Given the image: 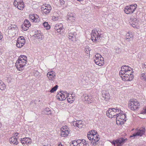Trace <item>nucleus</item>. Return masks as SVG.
I'll use <instances>...</instances> for the list:
<instances>
[{
  "instance_id": "nucleus-42",
  "label": "nucleus",
  "mask_w": 146,
  "mask_h": 146,
  "mask_svg": "<svg viewBox=\"0 0 146 146\" xmlns=\"http://www.w3.org/2000/svg\"><path fill=\"white\" fill-rule=\"evenodd\" d=\"M75 19V16L73 17H72L68 18V19L70 21H71L72 22H74Z\"/></svg>"
},
{
  "instance_id": "nucleus-47",
  "label": "nucleus",
  "mask_w": 146,
  "mask_h": 146,
  "mask_svg": "<svg viewBox=\"0 0 146 146\" xmlns=\"http://www.w3.org/2000/svg\"><path fill=\"white\" fill-rule=\"evenodd\" d=\"M19 133H15L14 135V137H16L18 135Z\"/></svg>"
},
{
  "instance_id": "nucleus-26",
  "label": "nucleus",
  "mask_w": 146,
  "mask_h": 146,
  "mask_svg": "<svg viewBox=\"0 0 146 146\" xmlns=\"http://www.w3.org/2000/svg\"><path fill=\"white\" fill-rule=\"evenodd\" d=\"M137 5L136 4H135L133 5H131L130 6H128L129 8L131 11V13H132L135 11L136 9L137 8Z\"/></svg>"
},
{
  "instance_id": "nucleus-20",
  "label": "nucleus",
  "mask_w": 146,
  "mask_h": 146,
  "mask_svg": "<svg viewBox=\"0 0 146 146\" xmlns=\"http://www.w3.org/2000/svg\"><path fill=\"white\" fill-rule=\"evenodd\" d=\"M138 116L142 119H145L146 118V107L143 108V110L141 111L140 113L138 114Z\"/></svg>"
},
{
  "instance_id": "nucleus-16",
  "label": "nucleus",
  "mask_w": 146,
  "mask_h": 146,
  "mask_svg": "<svg viewBox=\"0 0 146 146\" xmlns=\"http://www.w3.org/2000/svg\"><path fill=\"white\" fill-rule=\"evenodd\" d=\"M47 76L49 80L54 81L55 79L56 75L54 72L50 71L47 73Z\"/></svg>"
},
{
  "instance_id": "nucleus-18",
  "label": "nucleus",
  "mask_w": 146,
  "mask_h": 146,
  "mask_svg": "<svg viewBox=\"0 0 146 146\" xmlns=\"http://www.w3.org/2000/svg\"><path fill=\"white\" fill-rule=\"evenodd\" d=\"M29 18L32 21L36 23L38 22L39 21V17L36 14L30 15Z\"/></svg>"
},
{
  "instance_id": "nucleus-13",
  "label": "nucleus",
  "mask_w": 146,
  "mask_h": 146,
  "mask_svg": "<svg viewBox=\"0 0 146 146\" xmlns=\"http://www.w3.org/2000/svg\"><path fill=\"white\" fill-rule=\"evenodd\" d=\"M126 139L120 138L115 141H113L112 143L114 145V146H121L123 145Z\"/></svg>"
},
{
  "instance_id": "nucleus-24",
  "label": "nucleus",
  "mask_w": 146,
  "mask_h": 146,
  "mask_svg": "<svg viewBox=\"0 0 146 146\" xmlns=\"http://www.w3.org/2000/svg\"><path fill=\"white\" fill-rule=\"evenodd\" d=\"M99 140V138L98 136V135L97 134L95 133L94 136L93 138L91 141V143L93 145H96V142Z\"/></svg>"
},
{
  "instance_id": "nucleus-43",
  "label": "nucleus",
  "mask_w": 146,
  "mask_h": 146,
  "mask_svg": "<svg viewBox=\"0 0 146 146\" xmlns=\"http://www.w3.org/2000/svg\"><path fill=\"white\" fill-rule=\"evenodd\" d=\"M74 16H75V15L73 13H69L68 15V18L72 17Z\"/></svg>"
},
{
  "instance_id": "nucleus-37",
  "label": "nucleus",
  "mask_w": 146,
  "mask_h": 146,
  "mask_svg": "<svg viewBox=\"0 0 146 146\" xmlns=\"http://www.w3.org/2000/svg\"><path fill=\"white\" fill-rule=\"evenodd\" d=\"M58 87V86L56 85L55 86L53 87L51 90L50 91L51 93H53L54 92L56 91Z\"/></svg>"
},
{
  "instance_id": "nucleus-11",
  "label": "nucleus",
  "mask_w": 146,
  "mask_h": 146,
  "mask_svg": "<svg viewBox=\"0 0 146 146\" xmlns=\"http://www.w3.org/2000/svg\"><path fill=\"white\" fill-rule=\"evenodd\" d=\"M25 42V39L23 36H20L18 38L16 43L17 46L19 48L23 47Z\"/></svg>"
},
{
  "instance_id": "nucleus-56",
  "label": "nucleus",
  "mask_w": 146,
  "mask_h": 146,
  "mask_svg": "<svg viewBox=\"0 0 146 146\" xmlns=\"http://www.w3.org/2000/svg\"><path fill=\"white\" fill-rule=\"evenodd\" d=\"M43 146H46V145H43Z\"/></svg>"
},
{
  "instance_id": "nucleus-35",
  "label": "nucleus",
  "mask_w": 146,
  "mask_h": 146,
  "mask_svg": "<svg viewBox=\"0 0 146 146\" xmlns=\"http://www.w3.org/2000/svg\"><path fill=\"white\" fill-rule=\"evenodd\" d=\"M67 128L68 127L66 126H63L61 128V132L69 131L68 130V129Z\"/></svg>"
},
{
  "instance_id": "nucleus-38",
  "label": "nucleus",
  "mask_w": 146,
  "mask_h": 146,
  "mask_svg": "<svg viewBox=\"0 0 146 146\" xmlns=\"http://www.w3.org/2000/svg\"><path fill=\"white\" fill-rule=\"evenodd\" d=\"M84 50L85 52L87 54H88L90 53V50L88 46H87L85 47Z\"/></svg>"
},
{
  "instance_id": "nucleus-33",
  "label": "nucleus",
  "mask_w": 146,
  "mask_h": 146,
  "mask_svg": "<svg viewBox=\"0 0 146 146\" xmlns=\"http://www.w3.org/2000/svg\"><path fill=\"white\" fill-rule=\"evenodd\" d=\"M42 11L43 13L45 14H47L49 13L51 10H48V9H46L44 8V7H42L41 8Z\"/></svg>"
},
{
  "instance_id": "nucleus-17",
  "label": "nucleus",
  "mask_w": 146,
  "mask_h": 146,
  "mask_svg": "<svg viewBox=\"0 0 146 146\" xmlns=\"http://www.w3.org/2000/svg\"><path fill=\"white\" fill-rule=\"evenodd\" d=\"M66 98L67 101L70 104L72 103L75 99V97L74 95L72 94H68Z\"/></svg>"
},
{
  "instance_id": "nucleus-19",
  "label": "nucleus",
  "mask_w": 146,
  "mask_h": 146,
  "mask_svg": "<svg viewBox=\"0 0 146 146\" xmlns=\"http://www.w3.org/2000/svg\"><path fill=\"white\" fill-rule=\"evenodd\" d=\"M102 96L103 99L106 101H107L110 98L109 93L106 91H103L102 92Z\"/></svg>"
},
{
  "instance_id": "nucleus-15",
  "label": "nucleus",
  "mask_w": 146,
  "mask_h": 146,
  "mask_svg": "<svg viewBox=\"0 0 146 146\" xmlns=\"http://www.w3.org/2000/svg\"><path fill=\"white\" fill-rule=\"evenodd\" d=\"M35 40H38L40 41L42 40L44 38L43 35L38 31H36L35 32V34L33 35Z\"/></svg>"
},
{
  "instance_id": "nucleus-54",
  "label": "nucleus",
  "mask_w": 146,
  "mask_h": 146,
  "mask_svg": "<svg viewBox=\"0 0 146 146\" xmlns=\"http://www.w3.org/2000/svg\"><path fill=\"white\" fill-rule=\"evenodd\" d=\"M133 27H135V26H133Z\"/></svg>"
},
{
  "instance_id": "nucleus-44",
  "label": "nucleus",
  "mask_w": 146,
  "mask_h": 146,
  "mask_svg": "<svg viewBox=\"0 0 146 146\" xmlns=\"http://www.w3.org/2000/svg\"><path fill=\"white\" fill-rule=\"evenodd\" d=\"M60 4L61 5H64L65 3L64 0H60Z\"/></svg>"
},
{
  "instance_id": "nucleus-30",
  "label": "nucleus",
  "mask_w": 146,
  "mask_h": 146,
  "mask_svg": "<svg viewBox=\"0 0 146 146\" xmlns=\"http://www.w3.org/2000/svg\"><path fill=\"white\" fill-rule=\"evenodd\" d=\"M5 88V85L2 81L0 80V89L1 90H4Z\"/></svg>"
},
{
  "instance_id": "nucleus-22",
  "label": "nucleus",
  "mask_w": 146,
  "mask_h": 146,
  "mask_svg": "<svg viewBox=\"0 0 146 146\" xmlns=\"http://www.w3.org/2000/svg\"><path fill=\"white\" fill-rule=\"evenodd\" d=\"M82 121L81 120L77 121L74 122L73 124L75 126L79 128H81L83 126Z\"/></svg>"
},
{
  "instance_id": "nucleus-23",
  "label": "nucleus",
  "mask_w": 146,
  "mask_h": 146,
  "mask_svg": "<svg viewBox=\"0 0 146 146\" xmlns=\"http://www.w3.org/2000/svg\"><path fill=\"white\" fill-rule=\"evenodd\" d=\"M72 31L70 30L69 32L68 38L72 41H74L76 40L75 33L73 32L72 33L71 32Z\"/></svg>"
},
{
  "instance_id": "nucleus-25",
  "label": "nucleus",
  "mask_w": 146,
  "mask_h": 146,
  "mask_svg": "<svg viewBox=\"0 0 146 146\" xmlns=\"http://www.w3.org/2000/svg\"><path fill=\"white\" fill-rule=\"evenodd\" d=\"M95 133H96L95 130L91 131V132H89L87 135L88 139L91 141L94 136Z\"/></svg>"
},
{
  "instance_id": "nucleus-6",
  "label": "nucleus",
  "mask_w": 146,
  "mask_h": 146,
  "mask_svg": "<svg viewBox=\"0 0 146 146\" xmlns=\"http://www.w3.org/2000/svg\"><path fill=\"white\" fill-rule=\"evenodd\" d=\"M94 60L95 63L100 66L103 65L104 61L103 58L99 53H97L95 55L94 57Z\"/></svg>"
},
{
  "instance_id": "nucleus-32",
  "label": "nucleus",
  "mask_w": 146,
  "mask_h": 146,
  "mask_svg": "<svg viewBox=\"0 0 146 146\" xmlns=\"http://www.w3.org/2000/svg\"><path fill=\"white\" fill-rule=\"evenodd\" d=\"M128 6H126L124 9L125 12L127 14L131 13V11L129 8Z\"/></svg>"
},
{
  "instance_id": "nucleus-9",
  "label": "nucleus",
  "mask_w": 146,
  "mask_h": 146,
  "mask_svg": "<svg viewBox=\"0 0 146 146\" xmlns=\"http://www.w3.org/2000/svg\"><path fill=\"white\" fill-rule=\"evenodd\" d=\"M13 4L15 7L20 10H23L25 7L23 0H15Z\"/></svg>"
},
{
  "instance_id": "nucleus-27",
  "label": "nucleus",
  "mask_w": 146,
  "mask_h": 146,
  "mask_svg": "<svg viewBox=\"0 0 146 146\" xmlns=\"http://www.w3.org/2000/svg\"><path fill=\"white\" fill-rule=\"evenodd\" d=\"M9 141L11 143H12L13 144L17 145L18 143L17 139L14 137H11Z\"/></svg>"
},
{
  "instance_id": "nucleus-2",
  "label": "nucleus",
  "mask_w": 146,
  "mask_h": 146,
  "mask_svg": "<svg viewBox=\"0 0 146 146\" xmlns=\"http://www.w3.org/2000/svg\"><path fill=\"white\" fill-rule=\"evenodd\" d=\"M27 57L24 55L19 57L16 63V67L19 70H23L27 63Z\"/></svg>"
},
{
  "instance_id": "nucleus-48",
  "label": "nucleus",
  "mask_w": 146,
  "mask_h": 146,
  "mask_svg": "<svg viewBox=\"0 0 146 146\" xmlns=\"http://www.w3.org/2000/svg\"><path fill=\"white\" fill-rule=\"evenodd\" d=\"M58 146H64L61 143V142H59L58 143Z\"/></svg>"
},
{
  "instance_id": "nucleus-10",
  "label": "nucleus",
  "mask_w": 146,
  "mask_h": 146,
  "mask_svg": "<svg viewBox=\"0 0 146 146\" xmlns=\"http://www.w3.org/2000/svg\"><path fill=\"white\" fill-rule=\"evenodd\" d=\"M82 98L83 101L88 104H91L94 101V99L92 97L86 94H83Z\"/></svg>"
},
{
  "instance_id": "nucleus-21",
  "label": "nucleus",
  "mask_w": 146,
  "mask_h": 146,
  "mask_svg": "<svg viewBox=\"0 0 146 146\" xmlns=\"http://www.w3.org/2000/svg\"><path fill=\"white\" fill-rule=\"evenodd\" d=\"M21 141L23 144L27 143L31 144V138L29 137H25L21 139Z\"/></svg>"
},
{
  "instance_id": "nucleus-53",
  "label": "nucleus",
  "mask_w": 146,
  "mask_h": 146,
  "mask_svg": "<svg viewBox=\"0 0 146 146\" xmlns=\"http://www.w3.org/2000/svg\"><path fill=\"white\" fill-rule=\"evenodd\" d=\"M48 110V109L47 108H46V109H45V110Z\"/></svg>"
},
{
  "instance_id": "nucleus-3",
  "label": "nucleus",
  "mask_w": 146,
  "mask_h": 146,
  "mask_svg": "<svg viewBox=\"0 0 146 146\" xmlns=\"http://www.w3.org/2000/svg\"><path fill=\"white\" fill-rule=\"evenodd\" d=\"M122 112L120 109L116 108H110L107 111L106 114L107 116L110 118H112L114 117L117 116L118 114Z\"/></svg>"
},
{
  "instance_id": "nucleus-5",
  "label": "nucleus",
  "mask_w": 146,
  "mask_h": 146,
  "mask_svg": "<svg viewBox=\"0 0 146 146\" xmlns=\"http://www.w3.org/2000/svg\"><path fill=\"white\" fill-rule=\"evenodd\" d=\"M140 105V103L137 100L131 99L129 101V107L132 110H137L139 108Z\"/></svg>"
},
{
  "instance_id": "nucleus-45",
  "label": "nucleus",
  "mask_w": 146,
  "mask_h": 146,
  "mask_svg": "<svg viewBox=\"0 0 146 146\" xmlns=\"http://www.w3.org/2000/svg\"><path fill=\"white\" fill-rule=\"evenodd\" d=\"M58 18L57 17H56L55 16H53L52 17V19L54 21L57 20H58Z\"/></svg>"
},
{
  "instance_id": "nucleus-28",
  "label": "nucleus",
  "mask_w": 146,
  "mask_h": 146,
  "mask_svg": "<svg viewBox=\"0 0 146 146\" xmlns=\"http://www.w3.org/2000/svg\"><path fill=\"white\" fill-rule=\"evenodd\" d=\"M133 35L131 34L130 33H127L126 36V39L127 41H130V38L133 37Z\"/></svg>"
},
{
  "instance_id": "nucleus-40",
  "label": "nucleus",
  "mask_w": 146,
  "mask_h": 146,
  "mask_svg": "<svg viewBox=\"0 0 146 146\" xmlns=\"http://www.w3.org/2000/svg\"><path fill=\"white\" fill-rule=\"evenodd\" d=\"M56 27H63V25L62 23H58L55 25Z\"/></svg>"
},
{
  "instance_id": "nucleus-8",
  "label": "nucleus",
  "mask_w": 146,
  "mask_h": 146,
  "mask_svg": "<svg viewBox=\"0 0 146 146\" xmlns=\"http://www.w3.org/2000/svg\"><path fill=\"white\" fill-rule=\"evenodd\" d=\"M135 132L131 135L130 137L137 136H141L144 134L145 133V127H141L139 129L137 128L135 129Z\"/></svg>"
},
{
  "instance_id": "nucleus-1",
  "label": "nucleus",
  "mask_w": 146,
  "mask_h": 146,
  "mask_svg": "<svg viewBox=\"0 0 146 146\" xmlns=\"http://www.w3.org/2000/svg\"><path fill=\"white\" fill-rule=\"evenodd\" d=\"M119 75L122 80L124 81H131L134 77L132 68L128 66H122L119 72Z\"/></svg>"
},
{
  "instance_id": "nucleus-34",
  "label": "nucleus",
  "mask_w": 146,
  "mask_h": 146,
  "mask_svg": "<svg viewBox=\"0 0 146 146\" xmlns=\"http://www.w3.org/2000/svg\"><path fill=\"white\" fill-rule=\"evenodd\" d=\"M141 79L142 80L146 81V74L145 73L141 74Z\"/></svg>"
},
{
  "instance_id": "nucleus-29",
  "label": "nucleus",
  "mask_w": 146,
  "mask_h": 146,
  "mask_svg": "<svg viewBox=\"0 0 146 146\" xmlns=\"http://www.w3.org/2000/svg\"><path fill=\"white\" fill-rule=\"evenodd\" d=\"M23 25L24 26L27 27H29L31 26V24L30 22L27 20H26L24 21Z\"/></svg>"
},
{
  "instance_id": "nucleus-51",
  "label": "nucleus",
  "mask_w": 146,
  "mask_h": 146,
  "mask_svg": "<svg viewBox=\"0 0 146 146\" xmlns=\"http://www.w3.org/2000/svg\"><path fill=\"white\" fill-rule=\"evenodd\" d=\"M36 72V73H38V74H39V72H38L37 71V72Z\"/></svg>"
},
{
  "instance_id": "nucleus-31",
  "label": "nucleus",
  "mask_w": 146,
  "mask_h": 146,
  "mask_svg": "<svg viewBox=\"0 0 146 146\" xmlns=\"http://www.w3.org/2000/svg\"><path fill=\"white\" fill-rule=\"evenodd\" d=\"M69 131L61 132L60 135L63 137H66L67 136L68 134L69 133Z\"/></svg>"
},
{
  "instance_id": "nucleus-46",
  "label": "nucleus",
  "mask_w": 146,
  "mask_h": 146,
  "mask_svg": "<svg viewBox=\"0 0 146 146\" xmlns=\"http://www.w3.org/2000/svg\"><path fill=\"white\" fill-rule=\"evenodd\" d=\"M3 36L1 32H0V40H1L3 38Z\"/></svg>"
},
{
  "instance_id": "nucleus-14",
  "label": "nucleus",
  "mask_w": 146,
  "mask_h": 146,
  "mask_svg": "<svg viewBox=\"0 0 146 146\" xmlns=\"http://www.w3.org/2000/svg\"><path fill=\"white\" fill-rule=\"evenodd\" d=\"M86 141L85 140H78L76 141H73L72 144L74 146H84L86 144Z\"/></svg>"
},
{
  "instance_id": "nucleus-4",
  "label": "nucleus",
  "mask_w": 146,
  "mask_h": 146,
  "mask_svg": "<svg viewBox=\"0 0 146 146\" xmlns=\"http://www.w3.org/2000/svg\"><path fill=\"white\" fill-rule=\"evenodd\" d=\"M101 33L100 31L94 29L91 33V39L93 42H96L100 39Z\"/></svg>"
},
{
  "instance_id": "nucleus-12",
  "label": "nucleus",
  "mask_w": 146,
  "mask_h": 146,
  "mask_svg": "<svg viewBox=\"0 0 146 146\" xmlns=\"http://www.w3.org/2000/svg\"><path fill=\"white\" fill-rule=\"evenodd\" d=\"M67 94L68 93L66 91L59 92L57 94L56 97L59 100L62 101L66 98Z\"/></svg>"
},
{
  "instance_id": "nucleus-50",
  "label": "nucleus",
  "mask_w": 146,
  "mask_h": 146,
  "mask_svg": "<svg viewBox=\"0 0 146 146\" xmlns=\"http://www.w3.org/2000/svg\"><path fill=\"white\" fill-rule=\"evenodd\" d=\"M47 30H48L50 29V28H46Z\"/></svg>"
},
{
  "instance_id": "nucleus-7",
  "label": "nucleus",
  "mask_w": 146,
  "mask_h": 146,
  "mask_svg": "<svg viewBox=\"0 0 146 146\" xmlns=\"http://www.w3.org/2000/svg\"><path fill=\"white\" fill-rule=\"evenodd\" d=\"M125 115L121 113L118 114L116 118V123L118 125L123 124L126 121Z\"/></svg>"
},
{
  "instance_id": "nucleus-41",
  "label": "nucleus",
  "mask_w": 146,
  "mask_h": 146,
  "mask_svg": "<svg viewBox=\"0 0 146 146\" xmlns=\"http://www.w3.org/2000/svg\"><path fill=\"white\" fill-rule=\"evenodd\" d=\"M55 31H56V33H59L60 32V31L62 29V28H59L58 29H55Z\"/></svg>"
},
{
  "instance_id": "nucleus-36",
  "label": "nucleus",
  "mask_w": 146,
  "mask_h": 146,
  "mask_svg": "<svg viewBox=\"0 0 146 146\" xmlns=\"http://www.w3.org/2000/svg\"><path fill=\"white\" fill-rule=\"evenodd\" d=\"M42 7H44V9H48V10H51L52 9L51 6L49 4H45V5H44V6Z\"/></svg>"
},
{
  "instance_id": "nucleus-52",
  "label": "nucleus",
  "mask_w": 146,
  "mask_h": 146,
  "mask_svg": "<svg viewBox=\"0 0 146 146\" xmlns=\"http://www.w3.org/2000/svg\"><path fill=\"white\" fill-rule=\"evenodd\" d=\"M50 145H48L47 146H50Z\"/></svg>"
},
{
  "instance_id": "nucleus-39",
  "label": "nucleus",
  "mask_w": 146,
  "mask_h": 146,
  "mask_svg": "<svg viewBox=\"0 0 146 146\" xmlns=\"http://www.w3.org/2000/svg\"><path fill=\"white\" fill-rule=\"evenodd\" d=\"M44 27H50V25L48 24L47 22H45L43 23Z\"/></svg>"
},
{
  "instance_id": "nucleus-55",
  "label": "nucleus",
  "mask_w": 146,
  "mask_h": 146,
  "mask_svg": "<svg viewBox=\"0 0 146 146\" xmlns=\"http://www.w3.org/2000/svg\"><path fill=\"white\" fill-rule=\"evenodd\" d=\"M1 127V125L0 124V127Z\"/></svg>"
},
{
  "instance_id": "nucleus-49",
  "label": "nucleus",
  "mask_w": 146,
  "mask_h": 146,
  "mask_svg": "<svg viewBox=\"0 0 146 146\" xmlns=\"http://www.w3.org/2000/svg\"><path fill=\"white\" fill-rule=\"evenodd\" d=\"M23 28V30H24V31H26L28 30V29H27V28Z\"/></svg>"
}]
</instances>
